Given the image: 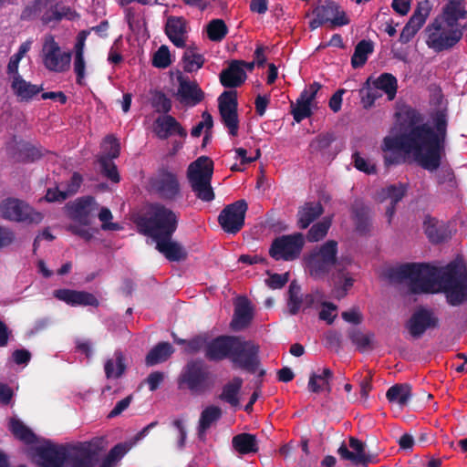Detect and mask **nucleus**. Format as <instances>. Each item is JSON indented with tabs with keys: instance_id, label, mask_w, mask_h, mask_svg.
Wrapping results in <instances>:
<instances>
[{
	"instance_id": "nucleus-1",
	"label": "nucleus",
	"mask_w": 467,
	"mask_h": 467,
	"mask_svg": "<svg viewBox=\"0 0 467 467\" xmlns=\"http://www.w3.org/2000/svg\"><path fill=\"white\" fill-rule=\"evenodd\" d=\"M393 276L410 280L411 294L443 293L446 302L459 306L467 301V264L457 256L445 266L425 263H407L393 270Z\"/></svg>"
},
{
	"instance_id": "nucleus-2",
	"label": "nucleus",
	"mask_w": 467,
	"mask_h": 467,
	"mask_svg": "<svg viewBox=\"0 0 467 467\" xmlns=\"http://www.w3.org/2000/svg\"><path fill=\"white\" fill-rule=\"evenodd\" d=\"M422 119L418 111L407 110L404 121L385 137L383 146H442L446 138V114L438 111L433 118V126L421 123Z\"/></svg>"
},
{
	"instance_id": "nucleus-3",
	"label": "nucleus",
	"mask_w": 467,
	"mask_h": 467,
	"mask_svg": "<svg viewBox=\"0 0 467 467\" xmlns=\"http://www.w3.org/2000/svg\"><path fill=\"white\" fill-rule=\"evenodd\" d=\"M32 458L40 467H88V441L80 445L47 441L33 449Z\"/></svg>"
},
{
	"instance_id": "nucleus-4",
	"label": "nucleus",
	"mask_w": 467,
	"mask_h": 467,
	"mask_svg": "<svg viewBox=\"0 0 467 467\" xmlns=\"http://www.w3.org/2000/svg\"><path fill=\"white\" fill-rule=\"evenodd\" d=\"M178 216L170 208L160 202L150 203L145 214L136 222L140 232L152 240L172 237L178 227Z\"/></svg>"
},
{
	"instance_id": "nucleus-5",
	"label": "nucleus",
	"mask_w": 467,
	"mask_h": 467,
	"mask_svg": "<svg viewBox=\"0 0 467 467\" xmlns=\"http://www.w3.org/2000/svg\"><path fill=\"white\" fill-rule=\"evenodd\" d=\"M180 389H187L192 395H202L213 389L214 379L202 359H192L183 367L177 379Z\"/></svg>"
},
{
	"instance_id": "nucleus-6",
	"label": "nucleus",
	"mask_w": 467,
	"mask_h": 467,
	"mask_svg": "<svg viewBox=\"0 0 467 467\" xmlns=\"http://www.w3.org/2000/svg\"><path fill=\"white\" fill-rule=\"evenodd\" d=\"M466 29L467 23L462 26H448L445 20L438 16L425 28L426 44L436 52L451 49L462 38Z\"/></svg>"
},
{
	"instance_id": "nucleus-7",
	"label": "nucleus",
	"mask_w": 467,
	"mask_h": 467,
	"mask_svg": "<svg viewBox=\"0 0 467 467\" xmlns=\"http://www.w3.org/2000/svg\"><path fill=\"white\" fill-rule=\"evenodd\" d=\"M213 174V161L206 156H201L189 165L187 177L192 192L202 202H212L214 192L211 185Z\"/></svg>"
},
{
	"instance_id": "nucleus-8",
	"label": "nucleus",
	"mask_w": 467,
	"mask_h": 467,
	"mask_svg": "<svg viewBox=\"0 0 467 467\" xmlns=\"http://www.w3.org/2000/svg\"><path fill=\"white\" fill-rule=\"evenodd\" d=\"M306 265L315 279L325 278L338 265L337 242L328 240L313 249L306 257Z\"/></svg>"
},
{
	"instance_id": "nucleus-9",
	"label": "nucleus",
	"mask_w": 467,
	"mask_h": 467,
	"mask_svg": "<svg viewBox=\"0 0 467 467\" xmlns=\"http://www.w3.org/2000/svg\"><path fill=\"white\" fill-rule=\"evenodd\" d=\"M259 352L260 348L254 341L235 336L230 361L234 367L254 374L261 363Z\"/></svg>"
},
{
	"instance_id": "nucleus-10",
	"label": "nucleus",
	"mask_w": 467,
	"mask_h": 467,
	"mask_svg": "<svg viewBox=\"0 0 467 467\" xmlns=\"http://www.w3.org/2000/svg\"><path fill=\"white\" fill-rule=\"evenodd\" d=\"M0 216L3 219L25 223L26 224H38L44 216L24 201L16 198H7L0 202Z\"/></svg>"
},
{
	"instance_id": "nucleus-11",
	"label": "nucleus",
	"mask_w": 467,
	"mask_h": 467,
	"mask_svg": "<svg viewBox=\"0 0 467 467\" xmlns=\"http://www.w3.org/2000/svg\"><path fill=\"white\" fill-rule=\"evenodd\" d=\"M305 244L301 233L282 235L274 239L269 248V255L278 261H292L296 259Z\"/></svg>"
},
{
	"instance_id": "nucleus-12",
	"label": "nucleus",
	"mask_w": 467,
	"mask_h": 467,
	"mask_svg": "<svg viewBox=\"0 0 467 467\" xmlns=\"http://www.w3.org/2000/svg\"><path fill=\"white\" fill-rule=\"evenodd\" d=\"M42 58L45 67L52 72L61 73L69 69L71 53L62 51L54 36L48 35L45 37L42 47Z\"/></svg>"
},
{
	"instance_id": "nucleus-13",
	"label": "nucleus",
	"mask_w": 467,
	"mask_h": 467,
	"mask_svg": "<svg viewBox=\"0 0 467 467\" xmlns=\"http://www.w3.org/2000/svg\"><path fill=\"white\" fill-rule=\"evenodd\" d=\"M33 6L41 14V21L45 25L57 24L63 19L74 20L78 16L76 11L60 0H35Z\"/></svg>"
},
{
	"instance_id": "nucleus-14",
	"label": "nucleus",
	"mask_w": 467,
	"mask_h": 467,
	"mask_svg": "<svg viewBox=\"0 0 467 467\" xmlns=\"http://www.w3.org/2000/svg\"><path fill=\"white\" fill-rule=\"evenodd\" d=\"M248 204L241 199L226 205L218 216V223L222 229L228 234H237L244 225Z\"/></svg>"
},
{
	"instance_id": "nucleus-15",
	"label": "nucleus",
	"mask_w": 467,
	"mask_h": 467,
	"mask_svg": "<svg viewBox=\"0 0 467 467\" xmlns=\"http://www.w3.org/2000/svg\"><path fill=\"white\" fill-rule=\"evenodd\" d=\"M237 106L236 91H224L218 98V109L221 121L227 129L228 133L233 137L237 136L239 131Z\"/></svg>"
},
{
	"instance_id": "nucleus-16",
	"label": "nucleus",
	"mask_w": 467,
	"mask_h": 467,
	"mask_svg": "<svg viewBox=\"0 0 467 467\" xmlns=\"http://www.w3.org/2000/svg\"><path fill=\"white\" fill-rule=\"evenodd\" d=\"M67 216L72 221L68 230L88 241V196H82L65 206Z\"/></svg>"
},
{
	"instance_id": "nucleus-17",
	"label": "nucleus",
	"mask_w": 467,
	"mask_h": 467,
	"mask_svg": "<svg viewBox=\"0 0 467 467\" xmlns=\"http://www.w3.org/2000/svg\"><path fill=\"white\" fill-rule=\"evenodd\" d=\"M151 191L164 201H175L181 197V186L175 173L167 170H161L150 181Z\"/></svg>"
},
{
	"instance_id": "nucleus-18",
	"label": "nucleus",
	"mask_w": 467,
	"mask_h": 467,
	"mask_svg": "<svg viewBox=\"0 0 467 467\" xmlns=\"http://www.w3.org/2000/svg\"><path fill=\"white\" fill-rule=\"evenodd\" d=\"M438 327L439 318L432 310L423 306L417 308L406 323V328L415 339L421 337L428 329Z\"/></svg>"
},
{
	"instance_id": "nucleus-19",
	"label": "nucleus",
	"mask_w": 467,
	"mask_h": 467,
	"mask_svg": "<svg viewBox=\"0 0 467 467\" xmlns=\"http://www.w3.org/2000/svg\"><path fill=\"white\" fill-rule=\"evenodd\" d=\"M153 131L161 140L173 138L175 142H185L188 132L180 122L171 115H161L156 119L153 124Z\"/></svg>"
},
{
	"instance_id": "nucleus-20",
	"label": "nucleus",
	"mask_w": 467,
	"mask_h": 467,
	"mask_svg": "<svg viewBox=\"0 0 467 467\" xmlns=\"http://www.w3.org/2000/svg\"><path fill=\"white\" fill-rule=\"evenodd\" d=\"M431 9L432 5L429 0H424L418 4L412 16L400 35V43L407 44L413 38V36L426 22V19L430 16Z\"/></svg>"
},
{
	"instance_id": "nucleus-21",
	"label": "nucleus",
	"mask_w": 467,
	"mask_h": 467,
	"mask_svg": "<svg viewBox=\"0 0 467 467\" xmlns=\"http://www.w3.org/2000/svg\"><path fill=\"white\" fill-rule=\"evenodd\" d=\"M234 340L235 336L233 335H220L210 338L204 349L205 358L210 362L230 360Z\"/></svg>"
},
{
	"instance_id": "nucleus-22",
	"label": "nucleus",
	"mask_w": 467,
	"mask_h": 467,
	"mask_svg": "<svg viewBox=\"0 0 467 467\" xmlns=\"http://www.w3.org/2000/svg\"><path fill=\"white\" fill-rule=\"evenodd\" d=\"M349 447L353 451H349L345 443H342L337 449L341 460L349 461L355 466L360 465L363 467H368L373 462L375 456L366 452L365 443L358 438H349Z\"/></svg>"
},
{
	"instance_id": "nucleus-23",
	"label": "nucleus",
	"mask_w": 467,
	"mask_h": 467,
	"mask_svg": "<svg viewBox=\"0 0 467 467\" xmlns=\"http://www.w3.org/2000/svg\"><path fill=\"white\" fill-rule=\"evenodd\" d=\"M320 88L321 85L314 82L302 91L296 103L291 104V113L296 122H300L311 115L312 101Z\"/></svg>"
},
{
	"instance_id": "nucleus-24",
	"label": "nucleus",
	"mask_w": 467,
	"mask_h": 467,
	"mask_svg": "<svg viewBox=\"0 0 467 467\" xmlns=\"http://www.w3.org/2000/svg\"><path fill=\"white\" fill-rule=\"evenodd\" d=\"M189 26L182 16H169L165 24V33L177 47H184L188 39Z\"/></svg>"
},
{
	"instance_id": "nucleus-25",
	"label": "nucleus",
	"mask_w": 467,
	"mask_h": 467,
	"mask_svg": "<svg viewBox=\"0 0 467 467\" xmlns=\"http://www.w3.org/2000/svg\"><path fill=\"white\" fill-rule=\"evenodd\" d=\"M423 230L428 240L433 244H439L451 238L449 224L431 215H426L423 221Z\"/></svg>"
},
{
	"instance_id": "nucleus-26",
	"label": "nucleus",
	"mask_w": 467,
	"mask_h": 467,
	"mask_svg": "<svg viewBox=\"0 0 467 467\" xmlns=\"http://www.w3.org/2000/svg\"><path fill=\"white\" fill-rule=\"evenodd\" d=\"M444 148H409L412 150V163L416 162L423 169L432 171L439 168L441 150Z\"/></svg>"
},
{
	"instance_id": "nucleus-27",
	"label": "nucleus",
	"mask_w": 467,
	"mask_h": 467,
	"mask_svg": "<svg viewBox=\"0 0 467 467\" xmlns=\"http://www.w3.org/2000/svg\"><path fill=\"white\" fill-rule=\"evenodd\" d=\"M371 211L363 202L356 200L351 206V215L356 232L359 235H368L372 229Z\"/></svg>"
},
{
	"instance_id": "nucleus-28",
	"label": "nucleus",
	"mask_w": 467,
	"mask_h": 467,
	"mask_svg": "<svg viewBox=\"0 0 467 467\" xmlns=\"http://www.w3.org/2000/svg\"><path fill=\"white\" fill-rule=\"evenodd\" d=\"M82 182L83 178L81 174L78 172H74L70 180L67 182L65 189L61 190L58 186L56 188H49L47 191L45 199L48 202H63L68 197L76 194L78 192Z\"/></svg>"
},
{
	"instance_id": "nucleus-29",
	"label": "nucleus",
	"mask_w": 467,
	"mask_h": 467,
	"mask_svg": "<svg viewBox=\"0 0 467 467\" xmlns=\"http://www.w3.org/2000/svg\"><path fill=\"white\" fill-rule=\"evenodd\" d=\"M464 0H448L442 7V13L439 16L445 20L448 26L454 25L456 26H462L459 21L467 18V10Z\"/></svg>"
},
{
	"instance_id": "nucleus-30",
	"label": "nucleus",
	"mask_w": 467,
	"mask_h": 467,
	"mask_svg": "<svg viewBox=\"0 0 467 467\" xmlns=\"http://www.w3.org/2000/svg\"><path fill=\"white\" fill-rule=\"evenodd\" d=\"M154 242L156 249L171 262H179L187 257L185 249L179 243L172 241L171 237H161Z\"/></svg>"
},
{
	"instance_id": "nucleus-31",
	"label": "nucleus",
	"mask_w": 467,
	"mask_h": 467,
	"mask_svg": "<svg viewBox=\"0 0 467 467\" xmlns=\"http://www.w3.org/2000/svg\"><path fill=\"white\" fill-rule=\"evenodd\" d=\"M315 12L325 23L331 22L334 26H345L349 23L345 12L339 10V6L334 2H326Z\"/></svg>"
},
{
	"instance_id": "nucleus-32",
	"label": "nucleus",
	"mask_w": 467,
	"mask_h": 467,
	"mask_svg": "<svg viewBox=\"0 0 467 467\" xmlns=\"http://www.w3.org/2000/svg\"><path fill=\"white\" fill-rule=\"evenodd\" d=\"M222 409L215 405L207 406L202 410L197 427L199 440H205L207 431L222 418Z\"/></svg>"
},
{
	"instance_id": "nucleus-33",
	"label": "nucleus",
	"mask_w": 467,
	"mask_h": 467,
	"mask_svg": "<svg viewBox=\"0 0 467 467\" xmlns=\"http://www.w3.org/2000/svg\"><path fill=\"white\" fill-rule=\"evenodd\" d=\"M246 78V74L240 61H233L229 67L220 74V80L226 88H236L241 86Z\"/></svg>"
},
{
	"instance_id": "nucleus-34",
	"label": "nucleus",
	"mask_w": 467,
	"mask_h": 467,
	"mask_svg": "<svg viewBox=\"0 0 467 467\" xmlns=\"http://www.w3.org/2000/svg\"><path fill=\"white\" fill-rule=\"evenodd\" d=\"M87 35V30L80 31L74 46V71L77 75V83L79 85L85 84V60L83 55Z\"/></svg>"
},
{
	"instance_id": "nucleus-35",
	"label": "nucleus",
	"mask_w": 467,
	"mask_h": 467,
	"mask_svg": "<svg viewBox=\"0 0 467 467\" xmlns=\"http://www.w3.org/2000/svg\"><path fill=\"white\" fill-rule=\"evenodd\" d=\"M252 319V308L248 300L244 299L235 306L230 327L234 331H241L250 325Z\"/></svg>"
},
{
	"instance_id": "nucleus-36",
	"label": "nucleus",
	"mask_w": 467,
	"mask_h": 467,
	"mask_svg": "<svg viewBox=\"0 0 467 467\" xmlns=\"http://www.w3.org/2000/svg\"><path fill=\"white\" fill-rule=\"evenodd\" d=\"M324 212L319 202H308L299 208L297 224L300 229H306Z\"/></svg>"
},
{
	"instance_id": "nucleus-37",
	"label": "nucleus",
	"mask_w": 467,
	"mask_h": 467,
	"mask_svg": "<svg viewBox=\"0 0 467 467\" xmlns=\"http://www.w3.org/2000/svg\"><path fill=\"white\" fill-rule=\"evenodd\" d=\"M178 95L181 97V101L191 105L200 103L204 98L202 90L195 81L184 79L180 80Z\"/></svg>"
},
{
	"instance_id": "nucleus-38",
	"label": "nucleus",
	"mask_w": 467,
	"mask_h": 467,
	"mask_svg": "<svg viewBox=\"0 0 467 467\" xmlns=\"http://www.w3.org/2000/svg\"><path fill=\"white\" fill-rule=\"evenodd\" d=\"M232 446L242 455L255 453L259 451L256 436L247 432H242L234 436Z\"/></svg>"
},
{
	"instance_id": "nucleus-39",
	"label": "nucleus",
	"mask_w": 467,
	"mask_h": 467,
	"mask_svg": "<svg viewBox=\"0 0 467 467\" xmlns=\"http://www.w3.org/2000/svg\"><path fill=\"white\" fill-rule=\"evenodd\" d=\"M332 379L333 371L328 368H323L321 374L312 372L307 384L308 390L313 393H319L322 390L330 393L332 390L330 380Z\"/></svg>"
},
{
	"instance_id": "nucleus-40",
	"label": "nucleus",
	"mask_w": 467,
	"mask_h": 467,
	"mask_svg": "<svg viewBox=\"0 0 467 467\" xmlns=\"http://www.w3.org/2000/svg\"><path fill=\"white\" fill-rule=\"evenodd\" d=\"M11 88L22 101L30 100L43 89L42 86L26 81L22 76H17L12 80Z\"/></svg>"
},
{
	"instance_id": "nucleus-41",
	"label": "nucleus",
	"mask_w": 467,
	"mask_h": 467,
	"mask_svg": "<svg viewBox=\"0 0 467 467\" xmlns=\"http://www.w3.org/2000/svg\"><path fill=\"white\" fill-rule=\"evenodd\" d=\"M384 162L387 167L402 163H412V150L409 148H382Z\"/></svg>"
},
{
	"instance_id": "nucleus-42",
	"label": "nucleus",
	"mask_w": 467,
	"mask_h": 467,
	"mask_svg": "<svg viewBox=\"0 0 467 467\" xmlns=\"http://www.w3.org/2000/svg\"><path fill=\"white\" fill-rule=\"evenodd\" d=\"M243 379L234 377L231 381L226 383L222 389L219 399L232 407H237L240 404L239 393L243 386Z\"/></svg>"
},
{
	"instance_id": "nucleus-43",
	"label": "nucleus",
	"mask_w": 467,
	"mask_h": 467,
	"mask_svg": "<svg viewBox=\"0 0 467 467\" xmlns=\"http://www.w3.org/2000/svg\"><path fill=\"white\" fill-rule=\"evenodd\" d=\"M174 352V348L169 342H160L154 346L147 354L145 362L147 366H154L159 363L166 361L171 354Z\"/></svg>"
},
{
	"instance_id": "nucleus-44",
	"label": "nucleus",
	"mask_w": 467,
	"mask_h": 467,
	"mask_svg": "<svg viewBox=\"0 0 467 467\" xmlns=\"http://www.w3.org/2000/svg\"><path fill=\"white\" fill-rule=\"evenodd\" d=\"M53 296L69 306H88V292L76 291L71 289H57L53 292Z\"/></svg>"
},
{
	"instance_id": "nucleus-45",
	"label": "nucleus",
	"mask_w": 467,
	"mask_h": 467,
	"mask_svg": "<svg viewBox=\"0 0 467 467\" xmlns=\"http://www.w3.org/2000/svg\"><path fill=\"white\" fill-rule=\"evenodd\" d=\"M213 127V119L212 115L208 111H204L202 114V120H200L191 130V136L193 138H199L203 134V140L202 146H206L211 143L212 139V129Z\"/></svg>"
},
{
	"instance_id": "nucleus-46",
	"label": "nucleus",
	"mask_w": 467,
	"mask_h": 467,
	"mask_svg": "<svg viewBox=\"0 0 467 467\" xmlns=\"http://www.w3.org/2000/svg\"><path fill=\"white\" fill-rule=\"evenodd\" d=\"M386 398L390 403L405 406L411 398V387L409 384H395L387 390Z\"/></svg>"
},
{
	"instance_id": "nucleus-47",
	"label": "nucleus",
	"mask_w": 467,
	"mask_h": 467,
	"mask_svg": "<svg viewBox=\"0 0 467 467\" xmlns=\"http://www.w3.org/2000/svg\"><path fill=\"white\" fill-rule=\"evenodd\" d=\"M126 368L123 353L120 350H117L114 353V358L108 359L105 363L106 377L108 379H119L124 374Z\"/></svg>"
},
{
	"instance_id": "nucleus-48",
	"label": "nucleus",
	"mask_w": 467,
	"mask_h": 467,
	"mask_svg": "<svg viewBox=\"0 0 467 467\" xmlns=\"http://www.w3.org/2000/svg\"><path fill=\"white\" fill-rule=\"evenodd\" d=\"M97 165L100 174L113 183L120 182L117 165L110 157L99 155L97 160Z\"/></svg>"
},
{
	"instance_id": "nucleus-49",
	"label": "nucleus",
	"mask_w": 467,
	"mask_h": 467,
	"mask_svg": "<svg viewBox=\"0 0 467 467\" xmlns=\"http://www.w3.org/2000/svg\"><path fill=\"white\" fill-rule=\"evenodd\" d=\"M9 431L16 439L26 444H33L36 442V437L35 433L18 419H10Z\"/></svg>"
},
{
	"instance_id": "nucleus-50",
	"label": "nucleus",
	"mask_w": 467,
	"mask_h": 467,
	"mask_svg": "<svg viewBox=\"0 0 467 467\" xmlns=\"http://www.w3.org/2000/svg\"><path fill=\"white\" fill-rule=\"evenodd\" d=\"M131 448L132 444H128V442L116 444L104 457L99 467H114Z\"/></svg>"
},
{
	"instance_id": "nucleus-51",
	"label": "nucleus",
	"mask_w": 467,
	"mask_h": 467,
	"mask_svg": "<svg viewBox=\"0 0 467 467\" xmlns=\"http://www.w3.org/2000/svg\"><path fill=\"white\" fill-rule=\"evenodd\" d=\"M374 50L373 43L370 40H361L355 47L351 57V65L354 68L361 67L368 60V56Z\"/></svg>"
},
{
	"instance_id": "nucleus-52",
	"label": "nucleus",
	"mask_w": 467,
	"mask_h": 467,
	"mask_svg": "<svg viewBox=\"0 0 467 467\" xmlns=\"http://www.w3.org/2000/svg\"><path fill=\"white\" fill-rule=\"evenodd\" d=\"M373 85L379 90L388 95L389 100L395 98L397 92V79L389 73L381 74L377 79L373 81Z\"/></svg>"
},
{
	"instance_id": "nucleus-53",
	"label": "nucleus",
	"mask_w": 467,
	"mask_h": 467,
	"mask_svg": "<svg viewBox=\"0 0 467 467\" xmlns=\"http://www.w3.org/2000/svg\"><path fill=\"white\" fill-rule=\"evenodd\" d=\"M303 303V296L301 295V286L296 280L292 281L288 288V301L287 306L289 314L292 316L296 315Z\"/></svg>"
},
{
	"instance_id": "nucleus-54",
	"label": "nucleus",
	"mask_w": 467,
	"mask_h": 467,
	"mask_svg": "<svg viewBox=\"0 0 467 467\" xmlns=\"http://www.w3.org/2000/svg\"><path fill=\"white\" fill-rule=\"evenodd\" d=\"M183 69L187 72L197 71L204 63L202 55L196 52L195 47H187L183 57Z\"/></svg>"
},
{
	"instance_id": "nucleus-55",
	"label": "nucleus",
	"mask_w": 467,
	"mask_h": 467,
	"mask_svg": "<svg viewBox=\"0 0 467 467\" xmlns=\"http://www.w3.org/2000/svg\"><path fill=\"white\" fill-rule=\"evenodd\" d=\"M407 192V187L405 184H392L381 190L380 195L382 200L389 199V204H395L401 201V199L405 196Z\"/></svg>"
},
{
	"instance_id": "nucleus-56",
	"label": "nucleus",
	"mask_w": 467,
	"mask_h": 467,
	"mask_svg": "<svg viewBox=\"0 0 467 467\" xmlns=\"http://www.w3.org/2000/svg\"><path fill=\"white\" fill-rule=\"evenodd\" d=\"M330 225V221L327 219L313 224L306 234L307 241L314 243L322 240L327 235Z\"/></svg>"
},
{
	"instance_id": "nucleus-57",
	"label": "nucleus",
	"mask_w": 467,
	"mask_h": 467,
	"mask_svg": "<svg viewBox=\"0 0 467 467\" xmlns=\"http://www.w3.org/2000/svg\"><path fill=\"white\" fill-rule=\"evenodd\" d=\"M348 337L359 351H364L370 347L374 334H363L360 330L352 328L348 331Z\"/></svg>"
},
{
	"instance_id": "nucleus-58",
	"label": "nucleus",
	"mask_w": 467,
	"mask_h": 467,
	"mask_svg": "<svg viewBox=\"0 0 467 467\" xmlns=\"http://www.w3.org/2000/svg\"><path fill=\"white\" fill-rule=\"evenodd\" d=\"M227 31V26L222 19H213L207 26V34L212 41H221L226 36Z\"/></svg>"
},
{
	"instance_id": "nucleus-59",
	"label": "nucleus",
	"mask_w": 467,
	"mask_h": 467,
	"mask_svg": "<svg viewBox=\"0 0 467 467\" xmlns=\"http://www.w3.org/2000/svg\"><path fill=\"white\" fill-rule=\"evenodd\" d=\"M210 336L208 333H202L188 339L186 352L189 354H196L204 349L209 343Z\"/></svg>"
},
{
	"instance_id": "nucleus-60",
	"label": "nucleus",
	"mask_w": 467,
	"mask_h": 467,
	"mask_svg": "<svg viewBox=\"0 0 467 467\" xmlns=\"http://www.w3.org/2000/svg\"><path fill=\"white\" fill-rule=\"evenodd\" d=\"M108 447L106 436L94 437L89 440V467H96V454L99 451H105Z\"/></svg>"
},
{
	"instance_id": "nucleus-61",
	"label": "nucleus",
	"mask_w": 467,
	"mask_h": 467,
	"mask_svg": "<svg viewBox=\"0 0 467 467\" xmlns=\"http://www.w3.org/2000/svg\"><path fill=\"white\" fill-rule=\"evenodd\" d=\"M369 81L370 78H368L366 82L367 87H364L360 89L361 101L364 108L371 107L375 100L381 97V92L374 85L373 87H370Z\"/></svg>"
},
{
	"instance_id": "nucleus-62",
	"label": "nucleus",
	"mask_w": 467,
	"mask_h": 467,
	"mask_svg": "<svg viewBox=\"0 0 467 467\" xmlns=\"http://www.w3.org/2000/svg\"><path fill=\"white\" fill-rule=\"evenodd\" d=\"M152 64L159 68H166L171 65V54L168 47L162 45L154 53Z\"/></svg>"
},
{
	"instance_id": "nucleus-63",
	"label": "nucleus",
	"mask_w": 467,
	"mask_h": 467,
	"mask_svg": "<svg viewBox=\"0 0 467 467\" xmlns=\"http://www.w3.org/2000/svg\"><path fill=\"white\" fill-rule=\"evenodd\" d=\"M236 154L237 157L241 159V164L234 163V165H232L230 168L232 171H243L244 168L242 167V165L254 161L261 155L260 148L255 149L254 156L248 157L246 148H237Z\"/></svg>"
},
{
	"instance_id": "nucleus-64",
	"label": "nucleus",
	"mask_w": 467,
	"mask_h": 467,
	"mask_svg": "<svg viewBox=\"0 0 467 467\" xmlns=\"http://www.w3.org/2000/svg\"><path fill=\"white\" fill-rule=\"evenodd\" d=\"M99 221L102 223L101 228L105 231H118L120 226L117 223H111L112 213L107 207H102L98 214Z\"/></svg>"
}]
</instances>
